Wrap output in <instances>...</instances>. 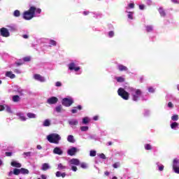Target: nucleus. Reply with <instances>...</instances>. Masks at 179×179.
<instances>
[{"label": "nucleus", "instance_id": "39448f33", "mask_svg": "<svg viewBox=\"0 0 179 179\" xmlns=\"http://www.w3.org/2000/svg\"><path fill=\"white\" fill-rule=\"evenodd\" d=\"M62 104L64 107H71L73 104V99L72 98H64L62 101Z\"/></svg>", "mask_w": 179, "mask_h": 179}, {"label": "nucleus", "instance_id": "7ed1b4c3", "mask_svg": "<svg viewBox=\"0 0 179 179\" xmlns=\"http://www.w3.org/2000/svg\"><path fill=\"white\" fill-rule=\"evenodd\" d=\"M132 100L134 101H138L141 99V96H142V91L139 89H131Z\"/></svg>", "mask_w": 179, "mask_h": 179}, {"label": "nucleus", "instance_id": "f704fd0d", "mask_svg": "<svg viewBox=\"0 0 179 179\" xmlns=\"http://www.w3.org/2000/svg\"><path fill=\"white\" fill-rule=\"evenodd\" d=\"M50 45H53V47H55L57 45V41H55V40L50 39Z\"/></svg>", "mask_w": 179, "mask_h": 179}, {"label": "nucleus", "instance_id": "603ef678", "mask_svg": "<svg viewBox=\"0 0 179 179\" xmlns=\"http://www.w3.org/2000/svg\"><path fill=\"white\" fill-rule=\"evenodd\" d=\"M5 155H6V156L7 157H9L12 156V152H5Z\"/></svg>", "mask_w": 179, "mask_h": 179}, {"label": "nucleus", "instance_id": "4d7b16f0", "mask_svg": "<svg viewBox=\"0 0 179 179\" xmlns=\"http://www.w3.org/2000/svg\"><path fill=\"white\" fill-rule=\"evenodd\" d=\"M139 9H141V10H143V9H145V5L142 4L139 6Z\"/></svg>", "mask_w": 179, "mask_h": 179}, {"label": "nucleus", "instance_id": "c85d7f7f", "mask_svg": "<svg viewBox=\"0 0 179 179\" xmlns=\"http://www.w3.org/2000/svg\"><path fill=\"white\" fill-rule=\"evenodd\" d=\"M13 15L15 17H19V16H20V11H19L18 10H15L13 13Z\"/></svg>", "mask_w": 179, "mask_h": 179}, {"label": "nucleus", "instance_id": "412c9836", "mask_svg": "<svg viewBox=\"0 0 179 179\" xmlns=\"http://www.w3.org/2000/svg\"><path fill=\"white\" fill-rule=\"evenodd\" d=\"M69 125H78L79 124V122L77 120H72L69 122Z\"/></svg>", "mask_w": 179, "mask_h": 179}, {"label": "nucleus", "instance_id": "3c124183", "mask_svg": "<svg viewBox=\"0 0 179 179\" xmlns=\"http://www.w3.org/2000/svg\"><path fill=\"white\" fill-rule=\"evenodd\" d=\"M35 12H36V13L40 14V13H41V8H36L35 7Z\"/></svg>", "mask_w": 179, "mask_h": 179}, {"label": "nucleus", "instance_id": "49530a36", "mask_svg": "<svg viewBox=\"0 0 179 179\" xmlns=\"http://www.w3.org/2000/svg\"><path fill=\"white\" fill-rule=\"evenodd\" d=\"M129 8H130V9H134L135 8V4L134 3H130L129 4Z\"/></svg>", "mask_w": 179, "mask_h": 179}, {"label": "nucleus", "instance_id": "338daca9", "mask_svg": "<svg viewBox=\"0 0 179 179\" xmlns=\"http://www.w3.org/2000/svg\"><path fill=\"white\" fill-rule=\"evenodd\" d=\"M41 177L42 179H47V176L45 175H41Z\"/></svg>", "mask_w": 179, "mask_h": 179}, {"label": "nucleus", "instance_id": "f257e3e1", "mask_svg": "<svg viewBox=\"0 0 179 179\" xmlns=\"http://www.w3.org/2000/svg\"><path fill=\"white\" fill-rule=\"evenodd\" d=\"M36 15V7L31 6L29 9L23 13V18L25 20H31L34 15Z\"/></svg>", "mask_w": 179, "mask_h": 179}, {"label": "nucleus", "instance_id": "c9c22d12", "mask_svg": "<svg viewBox=\"0 0 179 179\" xmlns=\"http://www.w3.org/2000/svg\"><path fill=\"white\" fill-rule=\"evenodd\" d=\"M172 121H178V115H174L171 117Z\"/></svg>", "mask_w": 179, "mask_h": 179}, {"label": "nucleus", "instance_id": "dca6fc26", "mask_svg": "<svg viewBox=\"0 0 179 179\" xmlns=\"http://www.w3.org/2000/svg\"><path fill=\"white\" fill-rule=\"evenodd\" d=\"M71 164H74L75 166H79L80 164V162L78 159H72L70 161Z\"/></svg>", "mask_w": 179, "mask_h": 179}, {"label": "nucleus", "instance_id": "6ab92c4d", "mask_svg": "<svg viewBox=\"0 0 179 179\" xmlns=\"http://www.w3.org/2000/svg\"><path fill=\"white\" fill-rule=\"evenodd\" d=\"M68 142H70V143H75V138H73V136L69 135L67 137Z\"/></svg>", "mask_w": 179, "mask_h": 179}, {"label": "nucleus", "instance_id": "393cba45", "mask_svg": "<svg viewBox=\"0 0 179 179\" xmlns=\"http://www.w3.org/2000/svg\"><path fill=\"white\" fill-rule=\"evenodd\" d=\"M83 124H84V125H87V124H89V117H85L83 118Z\"/></svg>", "mask_w": 179, "mask_h": 179}, {"label": "nucleus", "instance_id": "c756f323", "mask_svg": "<svg viewBox=\"0 0 179 179\" xmlns=\"http://www.w3.org/2000/svg\"><path fill=\"white\" fill-rule=\"evenodd\" d=\"M13 174H14L15 176H19V174H20V169H14V170H13Z\"/></svg>", "mask_w": 179, "mask_h": 179}, {"label": "nucleus", "instance_id": "9d476101", "mask_svg": "<svg viewBox=\"0 0 179 179\" xmlns=\"http://www.w3.org/2000/svg\"><path fill=\"white\" fill-rule=\"evenodd\" d=\"M53 153L55 155H58L59 156H62V155H64V151L61 150V148L56 147L53 150Z\"/></svg>", "mask_w": 179, "mask_h": 179}, {"label": "nucleus", "instance_id": "0eeeda50", "mask_svg": "<svg viewBox=\"0 0 179 179\" xmlns=\"http://www.w3.org/2000/svg\"><path fill=\"white\" fill-rule=\"evenodd\" d=\"M69 69H70V71H76V72H78V71H80V67H76L75 62H71L69 64Z\"/></svg>", "mask_w": 179, "mask_h": 179}, {"label": "nucleus", "instance_id": "9b49d317", "mask_svg": "<svg viewBox=\"0 0 179 179\" xmlns=\"http://www.w3.org/2000/svg\"><path fill=\"white\" fill-rule=\"evenodd\" d=\"M34 78L35 80H38L39 82H45V78H44V77L41 76L40 74H35Z\"/></svg>", "mask_w": 179, "mask_h": 179}, {"label": "nucleus", "instance_id": "cd10ccee", "mask_svg": "<svg viewBox=\"0 0 179 179\" xmlns=\"http://www.w3.org/2000/svg\"><path fill=\"white\" fill-rule=\"evenodd\" d=\"M55 111L57 113H61L62 111V106L59 105L55 108Z\"/></svg>", "mask_w": 179, "mask_h": 179}, {"label": "nucleus", "instance_id": "6e6552de", "mask_svg": "<svg viewBox=\"0 0 179 179\" xmlns=\"http://www.w3.org/2000/svg\"><path fill=\"white\" fill-rule=\"evenodd\" d=\"M78 152V148L73 147L71 149L68 150L67 154L69 156H75L76 153Z\"/></svg>", "mask_w": 179, "mask_h": 179}, {"label": "nucleus", "instance_id": "b1692460", "mask_svg": "<svg viewBox=\"0 0 179 179\" xmlns=\"http://www.w3.org/2000/svg\"><path fill=\"white\" fill-rule=\"evenodd\" d=\"M117 82L119 83H122L123 82H125V78L122 77H116Z\"/></svg>", "mask_w": 179, "mask_h": 179}, {"label": "nucleus", "instance_id": "423d86ee", "mask_svg": "<svg viewBox=\"0 0 179 179\" xmlns=\"http://www.w3.org/2000/svg\"><path fill=\"white\" fill-rule=\"evenodd\" d=\"M0 34L2 37H9L10 34L9 33V30L5 27H2L0 29Z\"/></svg>", "mask_w": 179, "mask_h": 179}, {"label": "nucleus", "instance_id": "79ce46f5", "mask_svg": "<svg viewBox=\"0 0 179 179\" xmlns=\"http://www.w3.org/2000/svg\"><path fill=\"white\" fill-rule=\"evenodd\" d=\"M119 166H120V162H116V163L113 164V167L114 169H118Z\"/></svg>", "mask_w": 179, "mask_h": 179}, {"label": "nucleus", "instance_id": "2eb2a0df", "mask_svg": "<svg viewBox=\"0 0 179 179\" xmlns=\"http://www.w3.org/2000/svg\"><path fill=\"white\" fill-rule=\"evenodd\" d=\"M6 76L7 78H10V79H15V78H16V76L12 73V71L6 72Z\"/></svg>", "mask_w": 179, "mask_h": 179}, {"label": "nucleus", "instance_id": "a19ab883", "mask_svg": "<svg viewBox=\"0 0 179 179\" xmlns=\"http://www.w3.org/2000/svg\"><path fill=\"white\" fill-rule=\"evenodd\" d=\"M23 155L27 157H30L31 156V152H24Z\"/></svg>", "mask_w": 179, "mask_h": 179}, {"label": "nucleus", "instance_id": "f03ea898", "mask_svg": "<svg viewBox=\"0 0 179 179\" xmlns=\"http://www.w3.org/2000/svg\"><path fill=\"white\" fill-rule=\"evenodd\" d=\"M48 142L58 145L61 141V136L58 134H51L47 136Z\"/></svg>", "mask_w": 179, "mask_h": 179}, {"label": "nucleus", "instance_id": "8fccbe9b", "mask_svg": "<svg viewBox=\"0 0 179 179\" xmlns=\"http://www.w3.org/2000/svg\"><path fill=\"white\" fill-rule=\"evenodd\" d=\"M148 92H149L150 93H155V88H153V87H149V88H148Z\"/></svg>", "mask_w": 179, "mask_h": 179}, {"label": "nucleus", "instance_id": "bf43d9fd", "mask_svg": "<svg viewBox=\"0 0 179 179\" xmlns=\"http://www.w3.org/2000/svg\"><path fill=\"white\" fill-rule=\"evenodd\" d=\"M36 149H38V150H41V149H43V147H41V145H38L36 146Z\"/></svg>", "mask_w": 179, "mask_h": 179}, {"label": "nucleus", "instance_id": "6e6d98bb", "mask_svg": "<svg viewBox=\"0 0 179 179\" xmlns=\"http://www.w3.org/2000/svg\"><path fill=\"white\" fill-rule=\"evenodd\" d=\"M159 171H163V170H164V166L162 165L159 166Z\"/></svg>", "mask_w": 179, "mask_h": 179}, {"label": "nucleus", "instance_id": "c03bdc74", "mask_svg": "<svg viewBox=\"0 0 179 179\" xmlns=\"http://www.w3.org/2000/svg\"><path fill=\"white\" fill-rule=\"evenodd\" d=\"M55 86L57 87H61V86H62V83L59 81H57V82L55 83Z\"/></svg>", "mask_w": 179, "mask_h": 179}, {"label": "nucleus", "instance_id": "7c9ffc66", "mask_svg": "<svg viewBox=\"0 0 179 179\" xmlns=\"http://www.w3.org/2000/svg\"><path fill=\"white\" fill-rule=\"evenodd\" d=\"M58 170H64V169H66V166L62 165V164H59L57 166Z\"/></svg>", "mask_w": 179, "mask_h": 179}, {"label": "nucleus", "instance_id": "5fc2aeb1", "mask_svg": "<svg viewBox=\"0 0 179 179\" xmlns=\"http://www.w3.org/2000/svg\"><path fill=\"white\" fill-rule=\"evenodd\" d=\"M168 107H169V108H173V103L169 102L168 103Z\"/></svg>", "mask_w": 179, "mask_h": 179}, {"label": "nucleus", "instance_id": "0e129e2a", "mask_svg": "<svg viewBox=\"0 0 179 179\" xmlns=\"http://www.w3.org/2000/svg\"><path fill=\"white\" fill-rule=\"evenodd\" d=\"M173 3H179V0H171Z\"/></svg>", "mask_w": 179, "mask_h": 179}, {"label": "nucleus", "instance_id": "f3484780", "mask_svg": "<svg viewBox=\"0 0 179 179\" xmlns=\"http://www.w3.org/2000/svg\"><path fill=\"white\" fill-rule=\"evenodd\" d=\"M158 11H159V13L160 14V15L162 16L163 17H164L166 16V11L163 8V7H159L158 8Z\"/></svg>", "mask_w": 179, "mask_h": 179}, {"label": "nucleus", "instance_id": "a211bd4d", "mask_svg": "<svg viewBox=\"0 0 179 179\" xmlns=\"http://www.w3.org/2000/svg\"><path fill=\"white\" fill-rule=\"evenodd\" d=\"M43 125L44 127H50V125H51V120H50V119H46L44 120Z\"/></svg>", "mask_w": 179, "mask_h": 179}, {"label": "nucleus", "instance_id": "680f3d73", "mask_svg": "<svg viewBox=\"0 0 179 179\" xmlns=\"http://www.w3.org/2000/svg\"><path fill=\"white\" fill-rule=\"evenodd\" d=\"M3 110H5V106H0V111H3Z\"/></svg>", "mask_w": 179, "mask_h": 179}, {"label": "nucleus", "instance_id": "72a5a7b5", "mask_svg": "<svg viewBox=\"0 0 179 179\" xmlns=\"http://www.w3.org/2000/svg\"><path fill=\"white\" fill-rule=\"evenodd\" d=\"M177 127H178V123L177 122H173L171 124V128L172 129H174V128H177Z\"/></svg>", "mask_w": 179, "mask_h": 179}, {"label": "nucleus", "instance_id": "f8f14e48", "mask_svg": "<svg viewBox=\"0 0 179 179\" xmlns=\"http://www.w3.org/2000/svg\"><path fill=\"white\" fill-rule=\"evenodd\" d=\"M83 107L80 105H78L77 106H75L72 110H71V113L72 114H76V113H78V111H80L81 110H83Z\"/></svg>", "mask_w": 179, "mask_h": 179}, {"label": "nucleus", "instance_id": "ddd939ff", "mask_svg": "<svg viewBox=\"0 0 179 179\" xmlns=\"http://www.w3.org/2000/svg\"><path fill=\"white\" fill-rule=\"evenodd\" d=\"M117 68L120 72H124V71H128V67H127L122 64H119Z\"/></svg>", "mask_w": 179, "mask_h": 179}, {"label": "nucleus", "instance_id": "20e7f679", "mask_svg": "<svg viewBox=\"0 0 179 179\" xmlns=\"http://www.w3.org/2000/svg\"><path fill=\"white\" fill-rule=\"evenodd\" d=\"M117 94L124 100H129V93H128V92L125 91V90H124L123 88H119L117 90Z\"/></svg>", "mask_w": 179, "mask_h": 179}, {"label": "nucleus", "instance_id": "4c0bfd02", "mask_svg": "<svg viewBox=\"0 0 179 179\" xmlns=\"http://www.w3.org/2000/svg\"><path fill=\"white\" fill-rule=\"evenodd\" d=\"M146 30H147L148 33H150V31H152L153 30V27H152V26H147Z\"/></svg>", "mask_w": 179, "mask_h": 179}, {"label": "nucleus", "instance_id": "774afa93", "mask_svg": "<svg viewBox=\"0 0 179 179\" xmlns=\"http://www.w3.org/2000/svg\"><path fill=\"white\" fill-rule=\"evenodd\" d=\"M23 38H29V36H27V34H24L22 35Z\"/></svg>", "mask_w": 179, "mask_h": 179}, {"label": "nucleus", "instance_id": "bb28decb", "mask_svg": "<svg viewBox=\"0 0 179 179\" xmlns=\"http://www.w3.org/2000/svg\"><path fill=\"white\" fill-rule=\"evenodd\" d=\"M28 118H36V114L32 113H28L27 114Z\"/></svg>", "mask_w": 179, "mask_h": 179}, {"label": "nucleus", "instance_id": "ea45409f", "mask_svg": "<svg viewBox=\"0 0 179 179\" xmlns=\"http://www.w3.org/2000/svg\"><path fill=\"white\" fill-rule=\"evenodd\" d=\"M80 167L82 169H87V164L85 162H83L81 164H80Z\"/></svg>", "mask_w": 179, "mask_h": 179}, {"label": "nucleus", "instance_id": "4468645a", "mask_svg": "<svg viewBox=\"0 0 179 179\" xmlns=\"http://www.w3.org/2000/svg\"><path fill=\"white\" fill-rule=\"evenodd\" d=\"M11 166L13 167H16L17 169H20V167H22V164H20L16 161H13V162H11Z\"/></svg>", "mask_w": 179, "mask_h": 179}, {"label": "nucleus", "instance_id": "2f4dec72", "mask_svg": "<svg viewBox=\"0 0 179 179\" xmlns=\"http://www.w3.org/2000/svg\"><path fill=\"white\" fill-rule=\"evenodd\" d=\"M144 148L145 150H152V145L150 144H145Z\"/></svg>", "mask_w": 179, "mask_h": 179}, {"label": "nucleus", "instance_id": "37998d69", "mask_svg": "<svg viewBox=\"0 0 179 179\" xmlns=\"http://www.w3.org/2000/svg\"><path fill=\"white\" fill-rule=\"evenodd\" d=\"M6 111L7 113H9L10 114L12 113V109H11L10 107H9V106H6Z\"/></svg>", "mask_w": 179, "mask_h": 179}, {"label": "nucleus", "instance_id": "58836bf2", "mask_svg": "<svg viewBox=\"0 0 179 179\" xmlns=\"http://www.w3.org/2000/svg\"><path fill=\"white\" fill-rule=\"evenodd\" d=\"M31 59V58H30V57H25L23 58V61H24V62H29Z\"/></svg>", "mask_w": 179, "mask_h": 179}, {"label": "nucleus", "instance_id": "864d4df0", "mask_svg": "<svg viewBox=\"0 0 179 179\" xmlns=\"http://www.w3.org/2000/svg\"><path fill=\"white\" fill-rule=\"evenodd\" d=\"M71 170L73 171H78V167L73 166H71Z\"/></svg>", "mask_w": 179, "mask_h": 179}, {"label": "nucleus", "instance_id": "4be33fe9", "mask_svg": "<svg viewBox=\"0 0 179 179\" xmlns=\"http://www.w3.org/2000/svg\"><path fill=\"white\" fill-rule=\"evenodd\" d=\"M48 169H50V166L48 165V164L45 163V164H43L42 170L43 171H47V170H48Z\"/></svg>", "mask_w": 179, "mask_h": 179}, {"label": "nucleus", "instance_id": "052dcab7", "mask_svg": "<svg viewBox=\"0 0 179 179\" xmlns=\"http://www.w3.org/2000/svg\"><path fill=\"white\" fill-rule=\"evenodd\" d=\"M14 72H15V73H20V70H19V69H15L14 70Z\"/></svg>", "mask_w": 179, "mask_h": 179}, {"label": "nucleus", "instance_id": "09e8293b", "mask_svg": "<svg viewBox=\"0 0 179 179\" xmlns=\"http://www.w3.org/2000/svg\"><path fill=\"white\" fill-rule=\"evenodd\" d=\"M99 157L101 159H103V160H105V159H106V155L103 153L100 154Z\"/></svg>", "mask_w": 179, "mask_h": 179}, {"label": "nucleus", "instance_id": "de8ad7c7", "mask_svg": "<svg viewBox=\"0 0 179 179\" xmlns=\"http://www.w3.org/2000/svg\"><path fill=\"white\" fill-rule=\"evenodd\" d=\"M109 37H114V31H110L108 32Z\"/></svg>", "mask_w": 179, "mask_h": 179}, {"label": "nucleus", "instance_id": "a878e982", "mask_svg": "<svg viewBox=\"0 0 179 179\" xmlns=\"http://www.w3.org/2000/svg\"><path fill=\"white\" fill-rule=\"evenodd\" d=\"M80 130L82 131V132H86L87 131H89V127L87 126L80 127Z\"/></svg>", "mask_w": 179, "mask_h": 179}, {"label": "nucleus", "instance_id": "13d9d810", "mask_svg": "<svg viewBox=\"0 0 179 179\" xmlns=\"http://www.w3.org/2000/svg\"><path fill=\"white\" fill-rule=\"evenodd\" d=\"M62 174V173H61L60 171H57V172L56 173V177H61Z\"/></svg>", "mask_w": 179, "mask_h": 179}, {"label": "nucleus", "instance_id": "e2e57ef3", "mask_svg": "<svg viewBox=\"0 0 179 179\" xmlns=\"http://www.w3.org/2000/svg\"><path fill=\"white\" fill-rule=\"evenodd\" d=\"M99 120V116H94V117H93V120L94 121H97Z\"/></svg>", "mask_w": 179, "mask_h": 179}, {"label": "nucleus", "instance_id": "1a4fd4ad", "mask_svg": "<svg viewBox=\"0 0 179 179\" xmlns=\"http://www.w3.org/2000/svg\"><path fill=\"white\" fill-rule=\"evenodd\" d=\"M48 104H57L58 103V98L52 96L47 100Z\"/></svg>", "mask_w": 179, "mask_h": 179}, {"label": "nucleus", "instance_id": "a18cd8bd", "mask_svg": "<svg viewBox=\"0 0 179 179\" xmlns=\"http://www.w3.org/2000/svg\"><path fill=\"white\" fill-rule=\"evenodd\" d=\"M20 119L21 120V121H26L27 120L26 117L23 115H20Z\"/></svg>", "mask_w": 179, "mask_h": 179}, {"label": "nucleus", "instance_id": "5701e85b", "mask_svg": "<svg viewBox=\"0 0 179 179\" xmlns=\"http://www.w3.org/2000/svg\"><path fill=\"white\" fill-rule=\"evenodd\" d=\"M29 171L27 169H26L24 168L20 169V173L21 174H29Z\"/></svg>", "mask_w": 179, "mask_h": 179}, {"label": "nucleus", "instance_id": "473e14b6", "mask_svg": "<svg viewBox=\"0 0 179 179\" xmlns=\"http://www.w3.org/2000/svg\"><path fill=\"white\" fill-rule=\"evenodd\" d=\"M128 19H130L131 20H134V13L129 12V14L127 15Z\"/></svg>", "mask_w": 179, "mask_h": 179}, {"label": "nucleus", "instance_id": "aec40b11", "mask_svg": "<svg viewBox=\"0 0 179 179\" xmlns=\"http://www.w3.org/2000/svg\"><path fill=\"white\" fill-rule=\"evenodd\" d=\"M13 101L14 103H19V101H20V96H19L18 95H14L13 96Z\"/></svg>", "mask_w": 179, "mask_h": 179}, {"label": "nucleus", "instance_id": "e433bc0d", "mask_svg": "<svg viewBox=\"0 0 179 179\" xmlns=\"http://www.w3.org/2000/svg\"><path fill=\"white\" fill-rule=\"evenodd\" d=\"M90 156H91V157H94V156H96V150H91L90 152Z\"/></svg>", "mask_w": 179, "mask_h": 179}, {"label": "nucleus", "instance_id": "69168bd1", "mask_svg": "<svg viewBox=\"0 0 179 179\" xmlns=\"http://www.w3.org/2000/svg\"><path fill=\"white\" fill-rule=\"evenodd\" d=\"M83 15H85V16H87V15H89V11H84Z\"/></svg>", "mask_w": 179, "mask_h": 179}]
</instances>
